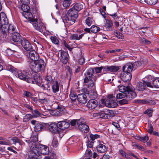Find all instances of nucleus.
I'll use <instances>...</instances> for the list:
<instances>
[{"label": "nucleus", "mask_w": 159, "mask_h": 159, "mask_svg": "<svg viewBox=\"0 0 159 159\" xmlns=\"http://www.w3.org/2000/svg\"><path fill=\"white\" fill-rule=\"evenodd\" d=\"M5 68L6 70L11 72H13L15 70V68L11 65H6L5 67Z\"/></svg>", "instance_id": "48"}, {"label": "nucleus", "mask_w": 159, "mask_h": 159, "mask_svg": "<svg viewBox=\"0 0 159 159\" xmlns=\"http://www.w3.org/2000/svg\"><path fill=\"white\" fill-rule=\"evenodd\" d=\"M126 96V99L129 100H130L134 98L137 96L135 92L132 90L130 89L127 92Z\"/></svg>", "instance_id": "23"}, {"label": "nucleus", "mask_w": 159, "mask_h": 159, "mask_svg": "<svg viewBox=\"0 0 159 159\" xmlns=\"http://www.w3.org/2000/svg\"><path fill=\"white\" fill-rule=\"evenodd\" d=\"M105 20L106 23L104 26L103 29L104 30L107 31H111L112 30V26L113 25L112 20L107 19Z\"/></svg>", "instance_id": "20"}, {"label": "nucleus", "mask_w": 159, "mask_h": 159, "mask_svg": "<svg viewBox=\"0 0 159 159\" xmlns=\"http://www.w3.org/2000/svg\"><path fill=\"white\" fill-rule=\"evenodd\" d=\"M119 70L118 66H106L104 67V70L105 71L115 72Z\"/></svg>", "instance_id": "25"}, {"label": "nucleus", "mask_w": 159, "mask_h": 159, "mask_svg": "<svg viewBox=\"0 0 159 159\" xmlns=\"http://www.w3.org/2000/svg\"><path fill=\"white\" fill-rule=\"evenodd\" d=\"M92 152L89 149H87L85 152L84 157H86V158H90V157H91L92 155Z\"/></svg>", "instance_id": "46"}, {"label": "nucleus", "mask_w": 159, "mask_h": 159, "mask_svg": "<svg viewBox=\"0 0 159 159\" xmlns=\"http://www.w3.org/2000/svg\"><path fill=\"white\" fill-rule=\"evenodd\" d=\"M118 88L120 92L125 93L126 94H127V91H128L129 89V88L127 87H125L124 85L119 86Z\"/></svg>", "instance_id": "37"}, {"label": "nucleus", "mask_w": 159, "mask_h": 159, "mask_svg": "<svg viewBox=\"0 0 159 159\" xmlns=\"http://www.w3.org/2000/svg\"><path fill=\"white\" fill-rule=\"evenodd\" d=\"M97 151L100 153L105 152L107 150V148L106 146L102 144H100L97 147Z\"/></svg>", "instance_id": "32"}, {"label": "nucleus", "mask_w": 159, "mask_h": 159, "mask_svg": "<svg viewBox=\"0 0 159 159\" xmlns=\"http://www.w3.org/2000/svg\"><path fill=\"white\" fill-rule=\"evenodd\" d=\"M72 126H74L76 124L78 125L79 129L82 132L87 133L89 130V126L86 124L82 123L81 120H72L70 122Z\"/></svg>", "instance_id": "6"}, {"label": "nucleus", "mask_w": 159, "mask_h": 159, "mask_svg": "<svg viewBox=\"0 0 159 159\" xmlns=\"http://www.w3.org/2000/svg\"><path fill=\"white\" fill-rule=\"evenodd\" d=\"M77 100L80 102L84 104L87 102V98L85 94L84 93H81L78 95Z\"/></svg>", "instance_id": "22"}, {"label": "nucleus", "mask_w": 159, "mask_h": 159, "mask_svg": "<svg viewBox=\"0 0 159 159\" xmlns=\"http://www.w3.org/2000/svg\"><path fill=\"white\" fill-rule=\"evenodd\" d=\"M54 81L51 76H47L45 78L44 84L41 85V88L43 90H50L51 86Z\"/></svg>", "instance_id": "10"}, {"label": "nucleus", "mask_w": 159, "mask_h": 159, "mask_svg": "<svg viewBox=\"0 0 159 159\" xmlns=\"http://www.w3.org/2000/svg\"><path fill=\"white\" fill-rule=\"evenodd\" d=\"M146 87V86L144 82H140L137 84L136 89L139 91H143L145 89Z\"/></svg>", "instance_id": "34"}, {"label": "nucleus", "mask_w": 159, "mask_h": 159, "mask_svg": "<svg viewBox=\"0 0 159 159\" xmlns=\"http://www.w3.org/2000/svg\"><path fill=\"white\" fill-rule=\"evenodd\" d=\"M119 153L123 157L126 158H129V155L126 154L125 152L122 150H119Z\"/></svg>", "instance_id": "56"}, {"label": "nucleus", "mask_w": 159, "mask_h": 159, "mask_svg": "<svg viewBox=\"0 0 159 159\" xmlns=\"http://www.w3.org/2000/svg\"><path fill=\"white\" fill-rule=\"evenodd\" d=\"M45 124H44L43 125L39 123H37L34 129L35 131H40L42 129H43L46 126L45 125Z\"/></svg>", "instance_id": "38"}, {"label": "nucleus", "mask_w": 159, "mask_h": 159, "mask_svg": "<svg viewBox=\"0 0 159 159\" xmlns=\"http://www.w3.org/2000/svg\"><path fill=\"white\" fill-rule=\"evenodd\" d=\"M33 150L30 151L28 153L29 157L30 159H41L42 158L41 156H38L37 155L38 152L37 151L36 152H34V153Z\"/></svg>", "instance_id": "24"}, {"label": "nucleus", "mask_w": 159, "mask_h": 159, "mask_svg": "<svg viewBox=\"0 0 159 159\" xmlns=\"http://www.w3.org/2000/svg\"><path fill=\"white\" fill-rule=\"evenodd\" d=\"M84 7V4L82 3H77L74 6L73 8L78 12L83 9Z\"/></svg>", "instance_id": "33"}, {"label": "nucleus", "mask_w": 159, "mask_h": 159, "mask_svg": "<svg viewBox=\"0 0 159 159\" xmlns=\"http://www.w3.org/2000/svg\"><path fill=\"white\" fill-rule=\"evenodd\" d=\"M90 30L92 32L96 33L100 30V28L98 27L93 25L91 27Z\"/></svg>", "instance_id": "41"}, {"label": "nucleus", "mask_w": 159, "mask_h": 159, "mask_svg": "<svg viewBox=\"0 0 159 159\" xmlns=\"http://www.w3.org/2000/svg\"><path fill=\"white\" fill-rule=\"evenodd\" d=\"M143 82L145 85H146L148 87L153 88L154 87L153 84H152L151 83L149 82L144 81Z\"/></svg>", "instance_id": "62"}, {"label": "nucleus", "mask_w": 159, "mask_h": 159, "mask_svg": "<svg viewBox=\"0 0 159 159\" xmlns=\"http://www.w3.org/2000/svg\"><path fill=\"white\" fill-rule=\"evenodd\" d=\"M97 75L96 74L94 73V70L93 69L90 68L88 69L84 74V85L90 89L94 87Z\"/></svg>", "instance_id": "3"}, {"label": "nucleus", "mask_w": 159, "mask_h": 159, "mask_svg": "<svg viewBox=\"0 0 159 159\" xmlns=\"http://www.w3.org/2000/svg\"><path fill=\"white\" fill-rule=\"evenodd\" d=\"M93 21L92 18L89 17L86 20L85 23L88 26H90L93 24Z\"/></svg>", "instance_id": "45"}, {"label": "nucleus", "mask_w": 159, "mask_h": 159, "mask_svg": "<svg viewBox=\"0 0 159 159\" xmlns=\"http://www.w3.org/2000/svg\"><path fill=\"white\" fill-rule=\"evenodd\" d=\"M63 110L62 108L58 107L57 110H54L53 111V115L55 116H59L61 115L62 114V111Z\"/></svg>", "instance_id": "36"}, {"label": "nucleus", "mask_w": 159, "mask_h": 159, "mask_svg": "<svg viewBox=\"0 0 159 159\" xmlns=\"http://www.w3.org/2000/svg\"><path fill=\"white\" fill-rule=\"evenodd\" d=\"M90 138L92 141L94 140L95 139H97L99 137V136L98 134H91L90 136Z\"/></svg>", "instance_id": "61"}, {"label": "nucleus", "mask_w": 159, "mask_h": 159, "mask_svg": "<svg viewBox=\"0 0 159 159\" xmlns=\"http://www.w3.org/2000/svg\"><path fill=\"white\" fill-rule=\"evenodd\" d=\"M28 75H27V77H26V80H25V81H26L28 83L34 84V78L29 77Z\"/></svg>", "instance_id": "51"}, {"label": "nucleus", "mask_w": 159, "mask_h": 159, "mask_svg": "<svg viewBox=\"0 0 159 159\" xmlns=\"http://www.w3.org/2000/svg\"><path fill=\"white\" fill-rule=\"evenodd\" d=\"M152 110L151 109H148L145 111L144 113V114L147 115L149 117H151L152 116Z\"/></svg>", "instance_id": "53"}, {"label": "nucleus", "mask_w": 159, "mask_h": 159, "mask_svg": "<svg viewBox=\"0 0 159 159\" xmlns=\"http://www.w3.org/2000/svg\"><path fill=\"white\" fill-rule=\"evenodd\" d=\"M151 121L150 120L148 121V125H149V128L148 129V133L151 134L152 133L153 128L152 124H151Z\"/></svg>", "instance_id": "52"}, {"label": "nucleus", "mask_w": 159, "mask_h": 159, "mask_svg": "<svg viewBox=\"0 0 159 159\" xmlns=\"http://www.w3.org/2000/svg\"><path fill=\"white\" fill-rule=\"evenodd\" d=\"M85 93L88 94L89 97L92 98H95L97 97V93L94 90H91L87 91L86 90Z\"/></svg>", "instance_id": "30"}, {"label": "nucleus", "mask_w": 159, "mask_h": 159, "mask_svg": "<svg viewBox=\"0 0 159 159\" xmlns=\"http://www.w3.org/2000/svg\"><path fill=\"white\" fill-rule=\"evenodd\" d=\"M70 99L73 101L75 100L76 98H77V96L76 94L73 93H71L70 95Z\"/></svg>", "instance_id": "57"}, {"label": "nucleus", "mask_w": 159, "mask_h": 159, "mask_svg": "<svg viewBox=\"0 0 159 159\" xmlns=\"http://www.w3.org/2000/svg\"><path fill=\"white\" fill-rule=\"evenodd\" d=\"M38 138L36 136H32L30 140H26L28 143L30 151L33 150V152H38L37 155L41 156V154L46 155L49 153V149L47 146L43 145H39L38 142Z\"/></svg>", "instance_id": "1"}, {"label": "nucleus", "mask_w": 159, "mask_h": 159, "mask_svg": "<svg viewBox=\"0 0 159 159\" xmlns=\"http://www.w3.org/2000/svg\"><path fill=\"white\" fill-rule=\"evenodd\" d=\"M137 139L145 143L148 140L149 138L148 136H146L144 137L138 136L137 137Z\"/></svg>", "instance_id": "42"}, {"label": "nucleus", "mask_w": 159, "mask_h": 159, "mask_svg": "<svg viewBox=\"0 0 159 159\" xmlns=\"http://www.w3.org/2000/svg\"><path fill=\"white\" fill-rule=\"evenodd\" d=\"M30 7L27 5L25 4H23L21 7V9L20 10V13L22 14L28 11H30Z\"/></svg>", "instance_id": "35"}, {"label": "nucleus", "mask_w": 159, "mask_h": 159, "mask_svg": "<svg viewBox=\"0 0 159 159\" xmlns=\"http://www.w3.org/2000/svg\"><path fill=\"white\" fill-rule=\"evenodd\" d=\"M98 102L95 99H92L89 100L87 105V107L89 109H94L97 106Z\"/></svg>", "instance_id": "18"}, {"label": "nucleus", "mask_w": 159, "mask_h": 159, "mask_svg": "<svg viewBox=\"0 0 159 159\" xmlns=\"http://www.w3.org/2000/svg\"><path fill=\"white\" fill-rule=\"evenodd\" d=\"M141 103H149L151 105H154L156 104L155 102L153 100H148L145 99L141 100Z\"/></svg>", "instance_id": "44"}, {"label": "nucleus", "mask_w": 159, "mask_h": 159, "mask_svg": "<svg viewBox=\"0 0 159 159\" xmlns=\"http://www.w3.org/2000/svg\"><path fill=\"white\" fill-rule=\"evenodd\" d=\"M13 141V143L15 144L16 143H19L20 144H21V142L20 140L17 137H14V139L9 140Z\"/></svg>", "instance_id": "55"}, {"label": "nucleus", "mask_w": 159, "mask_h": 159, "mask_svg": "<svg viewBox=\"0 0 159 159\" xmlns=\"http://www.w3.org/2000/svg\"><path fill=\"white\" fill-rule=\"evenodd\" d=\"M46 127H48L49 130L52 133L60 134L61 132V130L59 128L58 124L55 122L45 124Z\"/></svg>", "instance_id": "9"}, {"label": "nucleus", "mask_w": 159, "mask_h": 159, "mask_svg": "<svg viewBox=\"0 0 159 159\" xmlns=\"http://www.w3.org/2000/svg\"><path fill=\"white\" fill-rule=\"evenodd\" d=\"M72 0H64L63 5L64 7L66 8L69 7L71 2Z\"/></svg>", "instance_id": "43"}, {"label": "nucleus", "mask_w": 159, "mask_h": 159, "mask_svg": "<svg viewBox=\"0 0 159 159\" xmlns=\"http://www.w3.org/2000/svg\"><path fill=\"white\" fill-rule=\"evenodd\" d=\"M142 61H135L133 63V67L134 69H136L137 68L140 66L143 63Z\"/></svg>", "instance_id": "49"}, {"label": "nucleus", "mask_w": 159, "mask_h": 159, "mask_svg": "<svg viewBox=\"0 0 159 159\" xmlns=\"http://www.w3.org/2000/svg\"><path fill=\"white\" fill-rule=\"evenodd\" d=\"M152 84L154 87L159 88V78H156L153 80Z\"/></svg>", "instance_id": "40"}, {"label": "nucleus", "mask_w": 159, "mask_h": 159, "mask_svg": "<svg viewBox=\"0 0 159 159\" xmlns=\"http://www.w3.org/2000/svg\"><path fill=\"white\" fill-rule=\"evenodd\" d=\"M11 144V143L10 142V140H7V142L0 141V144L10 145Z\"/></svg>", "instance_id": "63"}, {"label": "nucleus", "mask_w": 159, "mask_h": 159, "mask_svg": "<svg viewBox=\"0 0 159 159\" xmlns=\"http://www.w3.org/2000/svg\"><path fill=\"white\" fill-rule=\"evenodd\" d=\"M22 16L27 19H29L30 20L33 22V20H34L35 19L33 18L32 14L29 12V11H27L25 12H24L22 14Z\"/></svg>", "instance_id": "31"}, {"label": "nucleus", "mask_w": 159, "mask_h": 159, "mask_svg": "<svg viewBox=\"0 0 159 159\" xmlns=\"http://www.w3.org/2000/svg\"><path fill=\"white\" fill-rule=\"evenodd\" d=\"M52 85V92L54 93H56L59 91L60 85L58 81H54Z\"/></svg>", "instance_id": "27"}, {"label": "nucleus", "mask_w": 159, "mask_h": 159, "mask_svg": "<svg viewBox=\"0 0 159 159\" xmlns=\"http://www.w3.org/2000/svg\"><path fill=\"white\" fill-rule=\"evenodd\" d=\"M157 2V0H145V2L149 5H155Z\"/></svg>", "instance_id": "47"}, {"label": "nucleus", "mask_w": 159, "mask_h": 159, "mask_svg": "<svg viewBox=\"0 0 159 159\" xmlns=\"http://www.w3.org/2000/svg\"><path fill=\"white\" fill-rule=\"evenodd\" d=\"M85 33L79 35L77 34H71L70 36V38L71 40H80L81 39Z\"/></svg>", "instance_id": "28"}, {"label": "nucleus", "mask_w": 159, "mask_h": 159, "mask_svg": "<svg viewBox=\"0 0 159 159\" xmlns=\"http://www.w3.org/2000/svg\"><path fill=\"white\" fill-rule=\"evenodd\" d=\"M109 113L110 114H105L104 112L94 113L93 114V116L96 119L111 118V112H109Z\"/></svg>", "instance_id": "13"}, {"label": "nucleus", "mask_w": 159, "mask_h": 159, "mask_svg": "<svg viewBox=\"0 0 159 159\" xmlns=\"http://www.w3.org/2000/svg\"><path fill=\"white\" fill-rule=\"evenodd\" d=\"M133 66L132 63H127L123 67V71L130 73L133 69Z\"/></svg>", "instance_id": "21"}, {"label": "nucleus", "mask_w": 159, "mask_h": 159, "mask_svg": "<svg viewBox=\"0 0 159 159\" xmlns=\"http://www.w3.org/2000/svg\"><path fill=\"white\" fill-rule=\"evenodd\" d=\"M114 34L119 39H124L123 35L118 31H116L115 32Z\"/></svg>", "instance_id": "50"}, {"label": "nucleus", "mask_w": 159, "mask_h": 159, "mask_svg": "<svg viewBox=\"0 0 159 159\" xmlns=\"http://www.w3.org/2000/svg\"><path fill=\"white\" fill-rule=\"evenodd\" d=\"M34 84L41 87V85L42 84L41 77L38 75H36L34 76Z\"/></svg>", "instance_id": "29"}, {"label": "nucleus", "mask_w": 159, "mask_h": 159, "mask_svg": "<svg viewBox=\"0 0 159 159\" xmlns=\"http://www.w3.org/2000/svg\"><path fill=\"white\" fill-rule=\"evenodd\" d=\"M50 39L52 42L56 44H58L59 43V40L56 37L53 36L51 37Z\"/></svg>", "instance_id": "58"}, {"label": "nucleus", "mask_w": 159, "mask_h": 159, "mask_svg": "<svg viewBox=\"0 0 159 159\" xmlns=\"http://www.w3.org/2000/svg\"><path fill=\"white\" fill-rule=\"evenodd\" d=\"M46 64L44 60L42 59L32 61L29 64V66L35 72H43L45 69Z\"/></svg>", "instance_id": "4"}, {"label": "nucleus", "mask_w": 159, "mask_h": 159, "mask_svg": "<svg viewBox=\"0 0 159 159\" xmlns=\"http://www.w3.org/2000/svg\"><path fill=\"white\" fill-rule=\"evenodd\" d=\"M57 124L59 128H60L61 131L62 130L68 128L70 126L69 122L64 120L58 122Z\"/></svg>", "instance_id": "17"}, {"label": "nucleus", "mask_w": 159, "mask_h": 159, "mask_svg": "<svg viewBox=\"0 0 159 159\" xmlns=\"http://www.w3.org/2000/svg\"><path fill=\"white\" fill-rule=\"evenodd\" d=\"M15 75L18 77L20 79L25 80H26V77H27V75L29 74L25 71H22L18 70L16 71L15 73Z\"/></svg>", "instance_id": "14"}, {"label": "nucleus", "mask_w": 159, "mask_h": 159, "mask_svg": "<svg viewBox=\"0 0 159 159\" xmlns=\"http://www.w3.org/2000/svg\"><path fill=\"white\" fill-rule=\"evenodd\" d=\"M120 76L121 79L125 82L129 81L132 77V75L130 73L123 71L121 72Z\"/></svg>", "instance_id": "15"}, {"label": "nucleus", "mask_w": 159, "mask_h": 159, "mask_svg": "<svg viewBox=\"0 0 159 159\" xmlns=\"http://www.w3.org/2000/svg\"><path fill=\"white\" fill-rule=\"evenodd\" d=\"M126 94L125 93H119L117 94L116 96V98L118 99H120L126 97Z\"/></svg>", "instance_id": "54"}, {"label": "nucleus", "mask_w": 159, "mask_h": 159, "mask_svg": "<svg viewBox=\"0 0 159 159\" xmlns=\"http://www.w3.org/2000/svg\"><path fill=\"white\" fill-rule=\"evenodd\" d=\"M67 13L69 16L68 21L71 24H73L78 17V12L73 8H72L68 11Z\"/></svg>", "instance_id": "8"}, {"label": "nucleus", "mask_w": 159, "mask_h": 159, "mask_svg": "<svg viewBox=\"0 0 159 159\" xmlns=\"http://www.w3.org/2000/svg\"><path fill=\"white\" fill-rule=\"evenodd\" d=\"M23 94L26 97H30L32 94L31 93L27 91H24Z\"/></svg>", "instance_id": "64"}, {"label": "nucleus", "mask_w": 159, "mask_h": 159, "mask_svg": "<svg viewBox=\"0 0 159 159\" xmlns=\"http://www.w3.org/2000/svg\"><path fill=\"white\" fill-rule=\"evenodd\" d=\"M61 60L64 64H66L68 60L69 55L67 52L61 50Z\"/></svg>", "instance_id": "19"}, {"label": "nucleus", "mask_w": 159, "mask_h": 159, "mask_svg": "<svg viewBox=\"0 0 159 159\" xmlns=\"http://www.w3.org/2000/svg\"><path fill=\"white\" fill-rule=\"evenodd\" d=\"M27 56L28 57V62L30 64L32 61H34L37 60L39 58V55L34 50L30 51Z\"/></svg>", "instance_id": "12"}, {"label": "nucleus", "mask_w": 159, "mask_h": 159, "mask_svg": "<svg viewBox=\"0 0 159 159\" xmlns=\"http://www.w3.org/2000/svg\"><path fill=\"white\" fill-rule=\"evenodd\" d=\"M24 106L27 109H30L32 111L31 114H26L25 116V119H30L36 118L39 116H41L42 115L37 110H33L32 107L27 104H25Z\"/></svg>", "instance_id": "7"}, {"label": "nucleus", "mask_w": 159, "mask_h": 159, "mask_svg": "<svg viewBox=\"0 0 159 159\" xmlns=\"http://www.w3.org/2000/svg\"><path fill=\"white\" fill-rule=\"evenodd\" d=\"M141 42L145 44H149L151 43L150 41L144 38H141Z\"/></svg>", "instance_id": "59"}, {"label": "nucleus", "mask_w": 159, "mask_h": 159, "mask_svg": "<svg viewBox=\"0 0 159 159\" xmlns=\"http://www.w3.org/2000/svg\"><path fill=\"white\" fill-rule=\"evenodd\" d=\"M59 145V143L57 138L54 137L51 143V145L54 148H56L58 147Z\"/></svg>", "instance_id": "39"}, {"label": "nucleus", "mask_w": 159, "mask_h": 159, "mask_svg": "<svg viewBox=\"0 0 159 159\" xmlns=\"http://www.w3.org/2000/svg\"><path fill=\"white\" fill-rule=\"evenodd\" d=\"M112 95H110L107 98L105 99H102L101 100L99 107H103L104 106L108 107H115L117 106V103L115 102L114 100Z\"/></svg>", "instance_id": "5"}, {"label": "nucleus", "mask_w": 159, "mask_h": 159, "mask_svg": "<svg viewBox=\"0 0 159 159\" xmlns=\"http://www.w3.org/2000/svg\"><path fill=\"white\" fill-rule=\"evenodd\" d=\"M0 30L2 33L6 35L8 33L12 34L16 32L15 27L12 25L8 24V20L5 13L1 12L0 14Z\"/></svg>", "instance_id": "2"}, {"label": "nucleus", "mask_w": 159, "mask_h": 159, "mask_svg": "<svg viewBox=\"0 0 159 159\" xmlns=\"http://www.w3.org/2000/svg\"><path fill=\"white\" fill-rule=\"evenodd\" d=\"M33 25L34 29L40 32H43L45 30V27L43 24L40 21H38L37 19L33 20Z\"/></svg>", "instance_id": "11"}, {"label": "nucleus", "mask_w": 159, "mask_h": 159, "mask_svg": "<svg viewBox=\"0 0 159 159\" xmlns=\"http://www.w3.org/2000/svg\"><path fill=\"white\" fill-rule=\"evenodd\" d=\"M128 99H123L119 101V103L120 105L127 104L128 103Z\"/></svg>", "instance_id": "60"}, {"label": "nucleus", "mask_w": 159, "mask_h": 159, "mask_svg": "<svg viewBox=\"0 0 159 159\" xmlns=\"http://www.w3.org/2000/svg\"><path fill=\"white\" fill-rule=\"evenodd\" d=\"M21 44L24 48L27 51H30L33 49L31 44L26 39H23L21 41Z\"/></svg>", "instance_id": "16"}, {"label": "nucleus", "mask_w": 159, "mask_h": 159, "mask_svg": "<svg viewBox=\"0 0 159 159\" xmlns=\"http://www.w3.org/2000/svg\"><path fill=\"white\" fill-rule=\"evenodd\" d=\"M12 39L13 41L15 42H21V36L18 32H15L13 33L12 35Z\"/></svg>", "instance_id": "26"}]
</instances>
